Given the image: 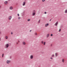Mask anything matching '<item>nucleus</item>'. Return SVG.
Returning a JSON list of instances; mask_svg holds the SVG:
<instances>
[{
	"instance_id": "f257e3e1",
	"label": "nucleus",
	"mask_w": 67,
	"mask_h": 67,
	"mask_svg": "<svg viewBox=\"0 0 67 67\" xmlns=\"http://www.w3.org/2000/svg\"><path fill=\"white\" fill-rule=\"evenodd\" d=\"M35 10H34L32 12V15H33V16H34V15H35Z\"/></svg>"
},
{
	"instance_id": "f03ea898",
	"label": "nucleus",
	"mask_w": 67,
	"mask_h": 67,
	"mask_svg": "<svg viewBox=\"0 0 67 67\" xmlns=\"http://www.w3.org/2000/svg\"><path fill=\"white\" fill-rule=\"evenodd\" d=\"M7 64H9L10 63V61L9 60H7L6 62Z\"/></svg>"
},
{
	"instance_id": "7ed1b4c3",
	"label": "nucleus",
	"mask_w": 67,
	"mask_h": 67,
	"mask_svg": "<svg viewBox=\"0 0 67 67\" xmlns=\"http://www.w3.org/2000/svg\"><path fill=\"white\" fill-rule=\"evenodd\" d=\"M58 21H57L55 24V26H57V24H58Z\"/></svg>"
},
{
	"instance_id": "20e7f679",
	"label": "nucleus",
	"mask_w": 67,
	"mask_h": 67,
	"mask_svg": "<svg viewBox=\"0 0 67 67\" xmlns=\"http://www.w3.org/2000/svg\"><path fill=\"white\" fill-rule=\"evenodd\" d=\"M5 46L6 48H8V47H9V44H6Z\"/></svg>"
},
{
	"instance_id": "39448f33",
	"label": "nucleus",
	"mask_w": 67,
	"mask_h": 67,
	"mask_svg": "<svg viewBox=\"0 0 67 67\" xmlns=\"http://www.w3.org/2000/svg\"><path fill=\"white\" fill-rule=\"evenodd\" d=\"M8 2L7 1H5L4 2V3H5V4H7V3H8Z\"/></svg>"
},
{
	"instance_id": "423d86ee",
	"label": "nucleus",
	"mask_w": 67,
	"mask_h": 67,
	"mask_svg": "<svg viewBox=\"0 0 67 67\" xmlns=\"http://www.w3.org/2000/svg\"><path fill=\"white\" fill-rule=\"evenodd\" d=\"M33 56L32 55H31L30 56V59H33Z\"/></svg>"
},
{
	"instance_id": "0eeeda50",
	"label": "nucleus",
	"mask_w": 67,
	"mask_h": 67,
	"mask_svg": "<svg viewBox=\"0 0 67 67\" xmlns=\"http://www.w3.org/2000/svg\"><path fill=\"white\" fill-rule=\"evenodd\" d=\"M25 5V2H23V6H24Z\"/></svg>"
},
{
	"instance_id": "6e6552de",
	"label": "nucleus",
	"mask_w": 67,
	"mask_h": 67,
	"mask_svg": "<svg viewBox=\"0 0 67 67\" xmlns=\"http://www.w3.org/2000/svg\"><path fill=\"white\" fill-rule=\"evenodd\" d=\"M58 54L57 53H55V56L56 57H57V56H58Z\"/></svg>"
},
{
	"instance_id": "1a4fd4ad",
	"label": "nucleus",
	"mask_w": 67,
	"mask_h": 67,
	"mask_svg": "<svg viewBox=\"0 0 67 67\" xmlns=\"http://www.w3.org/2000/svg\"><path fill=\"white\" fill-rule=\"evenodd\" d=\"M9 9L10 10H12L13 9V7L11 6L10 7Z\"/></svg>"
},
{
	"instance_id": "9d476101",
	"label": "nucleus",
	"mask_w": 67,
	"mask_h": 67,
	"mask_svg": "<svg viewBox=\"0 0 67 67\" xmlns=\"http://www.w3.org/2000/svg\"><path fill=\"white\" fill-rule=\"evenodd\" d=\"M12 18V17H11V16H10L9 17V19L11 20V19Z\"/></svg>"
},
{
	"instance_id": "9b49d317",
	"label": "nucleus",
	"mask_w": 67,
	"mask_h": 67,
	"mask_svg": "<svg viewBox=\"0 0 67 67\" xmlns=\"http://www.w3.org/2000/svg\"><path fill=\"white\" fill-rule=\"evenodd\" d=\"M54 54H53L52 55L51 57H54Z\"/></svg>"
},
{
	"instance_id": "f8f14e48",
	"label": "nucleus",
	"mask_w": 67,
	"mask_h": 67,
	"mask_svg": "<svg viewBox=\"0 0 67 67\" xmlns=\"http://www.w3.org/2000/svg\"><path fill=\"white\" fill-rule=\"evenodd\" d=\"M23 43L24 45H25V42H23Z\"/></svg>"
},
{
	"instance_id": "ddd939ff",
	"label": "nucleus",
	"mask_w": 67,
	"mask_h": 67,
	"mask_svg": "<svg viewBox=\"0 0 67 67\" xmlns=\"http://www.w3.org/2000/svg\"><path fill=\"white\" fill-rule=\"evenodd\" d=\"M49 34H48L47 35V37H48V36H49Z\"/></svg>"
},
{
	"instance_id": "4468645a",
	"label": "nucleus",
	"mask_w": 67,
	"mask_h": 67,
	"mask_svg": "<svg viewBox=\"0 0 67 67\" xmlns=\"http://www.w3.org/2000/svg\"><path fill=\"white\" fill-rule=\"evenodd\" d=\"M62 62H63V63H64V59H62Z\"/></svg>"
},
{
	"instance_id": "2eb2a0df",
	"label": "nucleus",
	"mask_w": 67,
	"mask_h": 67,
	"mask_svg": "<svg viewBox=\"0 0 67 67\" xmlns=\"http://www.w3.org/2000/svg\"><path fill=\"white\" fill-rule=\"evenodd\" d=\"M41 20H38V23H40V21Z\"/></svg>"
},
{
	"instance_id": "dca6fc26",
	"label": "nucleus",
	"mask_w": 67,
	"mask_h": 67,
	"mask_svg": "<svg viewBox=\"0 0 67 67\" xmlns=\"http://www.w3.org/2000/svg\"><path fill=\"white\" fill-rule=\"evenodd\" d=\"M8 37L7 36H6L5 38L6 39H8Z\"/></svg>"
},
{
	"instance_id": "f3484780",
	"label": "nucleus",
	"mask_w": 67,
	"mask_h": 67,
	"mask_svg": "<svg viewBox=\"0 0 67 67\" xmlns=\"http://www.w3.org/2000/svg\"><path fill=\"white\" fill-rule=\"evenodd\" d=\"M41 43L42 44H43V43H44V42H43V41H42Z\"/></svg>"
},
{
	"instance_id": "a211bd4d",
	"label": "nucleus",
	"mask_w": 67,
	"mask_h": 67,
	"mask_svg": "<svg viewBox=\"0 0 67 67\" xmlns=\"http://www.w3.org/2000/svg\"><path fill=\"white\" fill-rule=\"evenodd\" d=\"M18 19L19 20H20V19H21V18H20V17H19L18 18Z\"/></svg>"
},
{
	"instance_id": "6ab92c4d",
	"label": "nucleus",
	"mask_w": 67,
	"mask_h": 67,
	"mask_svg": "<svg viewBox=\"0 0 67 67\" xmlns=\"http://www.w3.org/2000/svg\"><path fill=\"white\" fill-rule=\"evenodd\" d=\"M45 43H46L45 42H44V45H45Z\"/></svg>"
},
{
	"instance_id": "aec40b11",
	"label": "nucleus",
	"mask_w": 67,
	"mask_h": 67,
	"mask_svg": "<svg viewBox=\"0 0 67 67\" xmlns=\"http://www.w3.org/2000/svg\"><path fill=\"white\" fill-rule=\"evenodd\" d=\"M4 55V54H2V57H3Z\"/></svg>"
},
{
	"instance_id": "412c9836",
	"label": "nucleus",
	"mask_w": 67,
	"mask_h": 67,
	"mask_svg": "<svg viewBox=\"0 0 67 67\" xmlns=\"http://www.w3.org/2000/svg\"><path fill=\"white\" fill-rule=\"evenodd\" d=\"M18 16H20V15L18 13Z\"/></svg>"
},
{
	"instance_id": "4be33fe9",
	"label": "nucleus",
	"mask_w": 67,
	"mask_h": 67,
	"mask_svg": "<svg viewBox=\"0 0 67 67\" xmlns=\"http://www.w3.org/2000/svg\"><path fill=\"white\" fill-rule=\"evenodd\" d=\"M45 1V0H42V2H44V1Z\"/></svg>"
},
{
	"instance_id": "5701e85b",
	"label": "nucleus",
	"mask_w": 67,
	"mask_h": 67,
	"mask_svg": "<svg viewBox=\"0 0 67 67\" xmlns=\"http://www.w3.org/2000/svg\"><path fill=\"white\" fill-rule=\"evenodd\" d=\"M45 26L46 27H47V24H46L45 25Z\"/></svg>"
},
{
	"instance_id": "b1692460",
	"label": "nucleus",
	"mask_w": 67,
	"mask_h": 67,
	"mask_svg": "<svg viewBox=\"0 0 67 67\" xmlns=\"http://www.w3.org/2000/svg\"><path fill=\"white\" fill-rule=\"evenodd\" d=\"M28 21H30V19H28L27 20Z\"/></svg>"
},
{
	"instance_id": "393cba45",
	"label": "nucleus",
	"mask_w": 67,
	"mask_h": 67,
	"mask_svg": "<svg viewBox=\"0 0 67 67\" xmlns=\"http://www.w3.org/2000/svg\"><path fill=\"white\" fill-rule=\"evenodd\" d=\"M61 31V29H60L59 30V32H60Z\"/></svg>"
},
{
	"instance_id": "a878e982",
	"label": "nucleus",
	"mask_w": 67,
	"mask_h": 67,
	"mask_svg": "<svg viewBox=\"0 0 67 67\" xmlns=\"http://www.w3.org/2000/svg\"><path fill=\"white\" fill-rule=\"evenodd\" d=\"M52 20V19H50V20H49V21L50 22H51V20Z\"/></svg>"
},
{
	"instance_id": "bb28decb",
	"label": "nucleus",
	"mask_w": 67,
	"mask_h": 67,
	"mask_svg": "<svg viewBox=\"0 0 67 67\" xmlns=\"http://www.w3.org/2000/svg\"><path fill=\"white\" fill-rule=\"evenodd\" d=\"M53 36V34H51V36Z\"/></svg>"
},
{
	"instance_id": "cd10ccee",
	"label": "nucleus",
	"mask_w": 67,
	"mask_h": 67,
	"mask_svg": "<svg viewBox=\"0 0 67 67\" xmlns=\"http://www.w3.org/2000/svg\"><path fill=\"white\" fill-rule=\"evenodd\" d=\"M35 35H37V33H35Z\"/></svg>"
},
{
	"instance_id": "c85d7f7f",
	"label": "nucleus",
	"mask_w": 67,
	"mask_h": 67,
	"mask_svg": "<svg viewBox=\"0 0 67 67\" xmlns=\"http://www.w3.org/2000/svg\"><path fill=\"white\" fill-rule=\"evenodd\" d=\"M50 59H53V58H52V57H51V58H50Z\"/></svg>"
},
{
	"instance_id": "c756f323",
	"label": "nucleus",
	"mask_w": 67,
	"mask_h": 67,
	"mask_svg": "<svg viewBox=\"0 0 67 67\" xmlns=\"http://www.w3.org/2000/svg\"><path fill=\"white\" fill-rule=\"evenodd\" d=\"M13 34V33L12 32H11V34Z\"/></svg>"
},
{
	"instance_id": "7c9ffc66",
	"label": "nucleus",
	"mask_w": 67,
	"mask_h": 67,
	"mask_svg": "<svg viewBox=\"0 0 67 67\" xmlns=\"http://www.w3.org/2000/svg\"><path fill=\"white\" fill-rule=\"evenodd\" d=\"M47 26H48V24L47 23Z\"/></svg>"
},
{
	"instance_id": "2f4dec72",
	"label": "nucleus",
	"mask_w": 67,
	"mask_h": 67,
	"mask_svg": "<svg viewBox=\"0 0 67 67\" xmlns=\"http://www.w3.org/2000/svg\"><path fill=\"white\" fill-rule=\"evenodd\" d=\"M32 31V30H30V32H31Z\"/></svg>"
},
{
	"instance_id": "473e14b6",
	"label": "nucleus",
	"mask_w": 67,
	"mask_h": 67,
	"mask_svg": "<svg viewBox=\"0 0 67 67\" xmlns=\"http://www.w3.org/2000/svg\"><path fill=\"white\" fill-rule=\"evenodd\" d=\"M44 13H45V14H46V12H44Z\"/></svg>"
},
{
	"instance_id": "72a5a7b5",
	"label": "nucleus",
	"mask_w": 67,
	"mask_h": 67,
	"mask_svg": "<svg viewBox=\"0 0 67 67\" xmlns=\"http://www.w3.org/2000/svg\"><path fill=\"white\" fill-rule=\"evenodd\" d=\"M16 44H18V43L17 42H16Z\"/></svg>"
},
{
	"instance_id": "f704fd0d",
	"label": "nucleus",
	"mask_w": 67,
	"mask_h": 67,
	"mask_svg": "<svg viewBox=\"0 0 67 67\" xmlns=\"http://www.w3.org/2000/svg\"><path fill=\"white\" fill-rule=\"evenodd\" d=\"M51 46H52V44H51Z\"/></svg>"
},
{
	"instance_id": "c9c22d12",
	"label": "nucleus",
	"mask_w": 67,
	"mask_h": 67,
	"mask_svg": "<svg viewBox=\"0 0 67 67\" xmlns=\"http://www.w3.org/2000/svg\"><path fill=\"white\" fill-rule=\"evenodd\" d=\"M1 41V38H0V41Z\"/></svg>"
},
{
	"instance_id": "e433bc0d",
	"label": "nucleus",
	"mask_w": 67,
	"mask_h": 67,
	"mask_svg": "<svg viewBox=\"0 0 67 67\" xmlns=\"http://www.w3.org/2000/svg\"><path fill=\"white\" fill-rule=\"evenodd\" d=\"M18 42H20V41H19V40Z\"/></svg>"
},
{
	"instance_id": "4c0bfd02",
	"label": "nucleus",
	"mask_w": 67,
	"mask_h": 67,
	"mask_svg": "<svg viewBox=\"0 0 67 67\" xmlns=\"http://www.w3.org/2000/svg\"><path fill=\"white\" fill-rule=\"evenodd\" d=\"M1 8V6H0V8Z\"/></svg>"
},
{
	"instance_id": "58836bf2",
	"label": "nucleus",
	"mask_w": 67,
	"mask_h": 67,
	"mask_svg": "<svg viewBox=\"0 0 67 67\" xmlns=\"http://www.w3.org/2000/svg\"><path fill=\"white\" fill-rule=\"evenodd\" d=\"M0 34H1V32H0Z\"/></svg>"
},
{
	"instance_id": "ea45409f",
	"label": "nucleus",
	"mask_w": 67,
	"mask_h": 67,
	"mask_svg": "<svg viewBox=\"0 0 67 67\" xmlns=\"http://www.w3.org/2000/svg\"><path fill=\"white\" fill-rule=\"evenodd\" d=\"M8 1H10V0H8Z\"/></svg>"
}]
</instances>
